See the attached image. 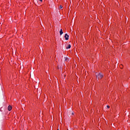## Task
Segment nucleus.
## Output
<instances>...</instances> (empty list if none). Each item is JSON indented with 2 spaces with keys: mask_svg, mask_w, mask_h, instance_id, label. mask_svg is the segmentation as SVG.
I'll use <instances>...</instances> for the list:
<instances>
[{
  "mask_svg": "<svg viewBox=\"0 0 130 130\" xmlns=\"http://www.w3.org/2000/svg\"><path fill=\"white\" fill-rule=\"evenodd\" d=\"M96 78L98 79H102V78H103V75H102L101 73H99L96 75Z\"/></svg>",
  "mask_w": 130,
  "mask_h": 130,
  "instance_id": "f257e3e1",
  "label": "nucleus"
},
{
  "mask_svg": "<svg viewBox=\"0 0 130 130\" xmlns=\"http://www.w3.org/2000/svg\"><path fill=\"white\" fill-rule=\"evenodd\" d=\"M69 35H68L67 34H66L64 36V38L66 40H69Z\"/></svg>",
  "mask_w": 130,
  "mask_h": 130,
  "instance_id": "f03ea898",
  "label": "nucleus"
},
{
  "mask_svg": "<svg viewBox=\"0 0 130 130\" xmlns=\"http://www.w3.org/2000/svg\"><path fill=\"white\" fill-rule=\"evenodd\" d=\"M8 109L9 111H11L12 110V106H9Z\"/></svg>",
  "mask_w": 130,
  "mask_h": 130,
  "instance_id": "7ed1b4c3",
  "label": "nucleus"
},
{
  "mask_svg": "<svg viewBox=\"0 0 130 130\" xmlns=\"http://www.w3.org/2000/svg\"><path fill=\"white\" fill-rule=\"evenodd\" d=\"M63 34V32H62V29H61L60 30V35H62Z\"/></svg>",
  "mask_w": 130,
  "mask_h": 130,
  "instance_id": "20e7f679",
  "label": "nucleus"
},
{
  "mask_svg": "<svg viewBox=\"0 0 130 130\" xmlns=\"http://www.w3.org/2000/svg\"><path fill=\"white\" fill-rule=\"evenodd\" d=\"M71 45H69L66 48H67V49H69L71 48Z\"/></svg>",
  "mask_w": 130,
  "mask_h": 130,
  "instance_id": "39448f33",
  "label": "nucleus"
},
{
  "mask_svg": "<svg viewBox=\"0 0 130 130\" xmlns=\"http://www.w3.org/2000/svg\"><path fill=\"white\" fill-rule=\"evenodd\" d=\"M57 16H60V13L58 12Z\"/></svg>",
  "mask_w": 130,
  "mask_h": 130,
  "instance_id": "423d86ee",
  "label": "nucleus"
},
{
  "mask_svg": "<svg viewBox=\"0 0 130 130\" xmlns=\"http://www.w3.org/2000/svg\"><path fill=\"white\" fill-rule=\"evenodd\" d=\"M60 9H62V6L61 5L60 6Z\"/></svg>",
  "mask_w": 130,
  "mask_h": 130,
  "instance_id": "0eeeda50",
  "label": "nucleus"
},
{
  "mask_svg": "<svg viewBox=\"0 0 130 130\" xmlns=\"http://www.w3.org/2000/svg\"><path fill=\"white\" fill-rule=\"evenodd\" d=\"M107 108H110V107L109 106H107Z\"/></svg>",
  "mask_w": 130,
  "mask_h": 130,
  "instance_id": "6e6552de",
  "label": "nucleus"
},
{
  "mask_svg": "<svg viewBox=\"0 0 130 130\" xmlns=\"http://www.w3.org/2000/svg\"><path fill=\"white\" fill-rule=\"evenodd\" d=\"M40 2H42V0H39Z\"/></svg>",
  "mask_w": 130,
  "mask_h": 130,
  "instance_id": "1a4fd4ad",
  "label": "nucleus"
},
{
  "mask_svg": "<svg viewBox=\"0 0 130 130\" xmlns=\"http://www.w3.org/2000/svg\"><path fill=\"white\" fill-rule=\"evenodd\" d=\"M73 114H74V113H72V115H73Z\"/></svg>",
  "mask_w": 130,
  "mask_h": 130,
  "instance_id": "9d476101",
  "label": "nucleus"
},
{
  "mask_svg": "<svg viewBox=\"0 0 130 130\" xmlns=\"http://www.w3.org/2000/svg\"><path fill=\"white\" fill-rule=\"evenodd\" d=\"M66 60L67 61V59H66Z\"/></svg>",
  "mask_w": 130,
  "mask_h": 130,
  "instance_id": "9b49d317",
  "label": "nucleus"
}]
</instances>
